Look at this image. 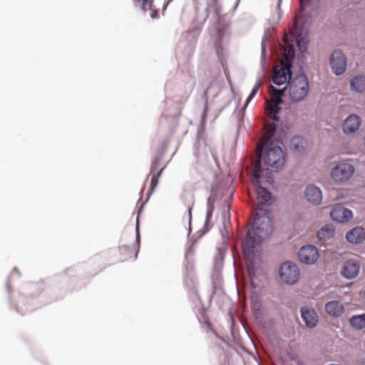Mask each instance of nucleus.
<instances>
[{
	"instance_id": "7",
	"label": "nucleus",
	"mask_w": 365,
	"mask_h": 365,
	"mask_svg": "<svg viewBox=\"0 0 365 365\" xmlns=\"http://www.w3.org/2000/svg\"><path fill=\"white\" fill-rule=\"evenodd\" d=\"M354 165L348 161L341 162L334 167L331 173V178L335 181L345 182L349 180L354 174Z\"/></svg>"
},
{
	"instance_id": "3",
	"label": "nucleus",
	"mask_w": 365,
	"mask_h": 365,
	"mask_svg": "<svg viewBox=\"0 0 365 365\" xmlns=\"http://www.w3.org/2000/svg\"><path fill=\"white\" fill-rule=\"evenodd\" d=\"M284 43L282 48L283 58L281 65L274 68L272 76L273 83L278 86L285 83L288 79H292L291 67L294 57V45L289 41L287 35L284 36Z\"/></svg>"
},
{
	"instance_id": "24",
	"label": "nucleus",
	"mask_w": 365,
	"mask_h": 365,
	"mask_svg": "<svg viewBox=\"0 0 365 365\" xmlns=\"http://www.w3.org/2000/svg\"><path fill=\"white\" fill-rule=\"evenodd\" d=\"M349 322L356 329L361 330L365 329V314L353 316L350 319Z\"/></svg>"
},
{
	"instance_id": "14",
	"label": "nucleus",
	"mask_w": 365,
	"mask_h": 365,
	"mask_svg": "<svg viewBox=\"0 0 365 365\" xmlns=\"http://www.w3.org/2000/svg\"><path fill=\"white\" fill-rule=\"evenodd\" d=\"M359 269V262L356 259H350L344 262L341 273L344 277L352 279L357 276Z\"/></svg>"
},
{
	"instance_id": "6",
	"label": "nucleus",
	"mask_w": 365,
	"mask_h": 365,
	"mask_svg": "<svg viewBox=\"0 0 365 365\" xmlns=\"http://www.w3.org/2000/svg\"><path fill=\"white\" fill-rule=\"evenodd\" d=\"M269 92L272 99L270 101L267 102V113L270 118L276 121H279V118L277 113L280 110L279 105L282 103V98L284 95V89H277L273 86H270Z\"/></svg>"
},
{
	"instance_id": "2",
	"label": "nucleus",
	"mask_w": 365,
	"mask_h": 365,
	"mask_svg": "<svg viewBox=\"0 0 365 365\" xmlns=\"http://www.w3.org/2000/svg\"><path fill=\"white\" fill-rule=\"evenodd\" d=\"M276 129L275 123L267 125L265 132L257 145L258 159L255 162L253 170V177L257 180L264 178L267 182H272V172L282 168L285 163L284 152L273 139Z\"/></svg>"
},
{
	"instance_id": "19",
	"label": "nucleus",
	"mask_w": 365,
	"mask_h": 365,
	"mask_svg": "<svg viewBox=\"0 0 365 365\" xmlns=\"http://www.w3.org/2000/svg\"><path fill=\"white\" fill-rule=\"evenodd\" d=\"M325 309L329 315L339 317L344 313V307L340 301L334 300L326 304Z\"/></svg>"
},
{
	"instance_id": "20",
	"label": "nucleus",
	"mask_w": 365,
	"mask_h": 365,
	"mask_svg": "<svg viewBox=\"0 0 365 365\" xmlns=\"http://www.w3.org/2000/svg\"><path fill=\"white\" fill-rule=\"evenodd\" d=\"M135 3L136 5L140 6L144 12L150 11V16L152 19H158L159 17L158 9L153 7V0H135Z\"/></svg>"
},
{
	"instance_id": "8",
	"label": "nucleus",
	"mask_w": 365,
	"mask_h": 365,
	"mask_svg": "<svg viewBox=\"0 0 365 365\" xmlns=\"http://www.w3.org/2000/svg\"><path fill=\"white\" fill-rule=\"evenodd\" d=\"M280 279L285 283L293 284L299 277V269L293 262H285L279 269Z\"/></svg>"
},
{
	"instance_id": "25",
	"label": "nucleus",
	"mask_w": 365,
	"mask_h": 365,
	"mask_svg": "<svg viewBox=\"0 0 365 365\" xmlns=\"http://www.w3.org/2000/svg\"><path fill=\"white\" fill-rule=\"evenodd\" d=\"M260 86V83L258 82L256 83V85L253 87L250 96H248L247 99V103H249V101L256 95L257 92L258 91V89Z\"/></svg>"
},
{
	"instance_id": "28",
	"label": "nucleus",
	"mask_w": 365,
	"mask_h": 365,
	"mask_svg": "<svg viewBox=\"0 0 365 365\" xmlns=\"http://www.w3.org/2000/svg\"><path fill=\"white\" fill-rule=\"evenodd\" d=\"M188 212H189L190 217H191V207H189Z\"/></svg>"
},
{
	"instance_id": "15",
	"label": "nucleus",
	"mask_w": 365,
	"mask_h": 365,
	"mask_svg": "<svg viewBox=\"0 0 365 365\" xmlns=\"http://www.w3.org/2000/svg\"><path fill=\"white\" fill-rule=\"evenodd\" d=\"M302 317L305 324L309 328H314L317 325L319 317L314 309L308 307H302Z\"/></svg>"
},
{
	"instance_id": "5",
	"label": "nucleus",
	"mask_w": 365,
	"mask_h": 365,
	"mask_svg": "<svg viewBox=\"0 0 365 365\" xmlns=\"http://www.w3.org/2000/svg\"><path fill=\"white\" fill-rule=\"evenodd\" d=\"M311 0H300L301 11L297 14L294 25L290 30L291 34L295 38V41L299 50L303 53L307 48L308 39L306 34L303 36L302 31L299 29V25L303 21L304 12L310 6Z\"/></svg>"
},
{
	"instance_id": "22",
	"label": "nucleus",
	"mask_w": 365,
	"mask_h": 365,
	"mask_svg": "<svg viewBox=\"0 0 365 365\" xmlns=\"http://www.w3.org/2000/svg\"><path fill=\"white\" fill-rule=\"evenodd\" d=\"M351 89L356 93L365 91V76L358 75L350 81Z\"/></svg>"
},
{
	"instance_id": "26",
	"label": "nucleus",
	"mask_w": 365,
	"mask_h": 365,
	"mask_svg": "<svg viewBox=\"0 0 365 365\" xmlns=\"http://www.w3.org/2000/svg\"><path fill=\"white\" fill-rule=\"evenodd\" d=\"M214 6L217 9L218 7V0H212Z\"/></svg>"
},
{
	"instance_id": "11",
	"label": "nucleus",
	"mask_w": 365,
	"mask_h": 365,
	"mask_svg": "<svg viewBox=\"0 0 365 365\" xmlns=\"http://www.w3.org/2000/svg\"><path fill=\"white\" fill-rule=\"evenodd\" d=\"M299 260L307 264H312L319 259V254L317 248L314 245H304L298 253Z\"/></svg>"
},
{
	"instance_id": "16",
	"label": "nucleus",
	"mask_w": 365,
	"mask_h": 365,
	"mask_svg": "<svg viewBox=\"0 0 365 365\" xmlns=\"http://www.w3.org/2000/svg\"><path fill=\"white\" fill-rule=\"evenodd\" d=\"M361 123V118L359 115L355 114L350 115L345 119L343 123V130L345 133H353L359 128Z\"/></svg>"
},
{
	"instance_id": "4",
	"label": "nucleus",
	"mask_w": 365,
	"mask_h": 365,
	"mask_svg": "<svg viewBox=\"0 0 365 365\" xmlns=\"http://www.w3.org/2000/svg\"><path fill=\"white\" fill-rule=\"evenodd\" d=\"M288 90L289 98L294 102H299L304 100L309 92V81L306 75L299 74L292 78L288 86L285 88Z\"/></svg>"
},
{
	"instance_id": "10",
	"label": "nucleus",
	"mask_w": 365,
	"mask_h": 365,
	"mask_svg": "<svg viewBox=\"0 0 365 365\" xmlns=\"http://www.w3.org/2000/svg\"><path fill=\"white\" fill-rule=\"evenodd\" d=\"M329 63L333 72L338 76L344 73L346 71V58L339 50L332 53Z\"/></svg>"
},
{
	"instance_id": "27",
	"label": "nucleus",
	"mask_w": 365,
	"mask_h": 365,
	"mask_svg": "<svg viewBox=\"0 0 365 365\" xmlns=\"http://www.w3.org/2000/svg\"><path fill=\"white\" fill-rule=\"evenodd\" d=\"M360 365H365V359L361 361Z\"/></svg>"
},
{
	"instance_id": "12",
	"label": "nucleus",
	"mask_w": 365,
	"mask_h": 365,
	"mask_svg": "<svg viewBox=\"0 0 365 365\" xmlns=\"http://www.w3.org/2000/svg\"><path fill=\"white\" fill-rule=\"evenodd\" d=\"M330 217L336 222H344L351 218L352 212L342 205H336L331 209Z\"/></svg>"
},
{
	"instance_id": "18",
	"label": "nucleus",
	"mask_w": 365,
	"mask_h": 365,
	"mask_svg": "<svg viewBox=\"0 0 365 365\" xmlns=\"http://www.w3.org/2000/svg\"><path fill=\"white\" fill-rule=\"evenodd\" d=\"M346 240L352 244H359L365 240V230L361 227H356L346 235Z\"/></svg>"
},
{
	"instance_id": "23",
	"label": "nucleus",
	"mask_w": 365,
	"mask_h": 365,
	"mask_svg": "<svg viewBox=\"0 0 365 365\" xmlns=\"http://www.w3.org/2000/svg\"><path fill=\"white\" fill-rule=\"evenodd\" d=\"M334 235V229L332 225H327L322 227L317 232V237L324 242L332 238Z\"/></svg>"
},
{
	"instance_id": "13",
	"label": "nucleus",
	"mask_w": 365,
	"mask_h": 365,
	"mask_svg": "<svg viewBox=\"0 0 365 365\" xmlns=\"http://www.w3.org/2000/svg\"><path fill=\"white\" fill-rule=\"evenodd\" d=\"M161 160L160 157H156L153 159L151 167H150V173L153 174L151 182H150V187L149 190V192L152 193L156 186L158 184V179L160 177L165 166L161 168H159V163Z\"/></svg>"
},
{
	"instance_id": "17",
	"label": "nucleus",
	"mask_w": 365,
	"mask_h": 365,
	"mask_svg": "<svg viewBox=\"0 0 365 365\" xmlns=\"http://www.w3.org/2000/svg\"><path fill=\"white\" fill-rule=\"evenodd\" d=\"M304 195L306 199L314 205H319L322 199L321 190L314 185L307 186Z\"/></svg>"
},
{
	"instance_id": "21",
	"label": "nucleus",
	"mask_w": 365,
	"mask_h": 365,
	"mask_svg": "<svg viewBox=\"0 0 365 365\" xmlns=\"http://www.w3.org/2000/svg\"><path fill=\"white\" fill-rule=\"evenodd\" d=\"M289 146L293 152L301 153L306 149L307 142L301 136H294L292 138Z\"/></svg>"
},
{
	"instance_id": "9",
	"label": "nucleus",
	"mask_w": 365,
	"mask_h": 365,
	"mask_svg": "<svg viewBox=\"0 0 365 365\" xmlns=\"http://www.w3.org/2000/svg\"><path fill=\"white\" fill-rule=\"evenodd\" d=\"M136 245L132 247L128 245H123L119 247L118 252L120 255V259L121 261H128L136 259L139 251L140 244V233L138 230V224L136 227Z\"/></svg>"
},
{
	"instance_id": "1",
	"label": "nucleus",
	"mask_w": 365,
	"mask_h": 365,
	"mask_svg": "<svg viewBox=\"0 0 365 365\" xmlns=\"http://www.w3.org/2000/svg\"><path fill=\"white\" fill-rule=\"evenodd\" d=\"M265 181L264 178L257 180L252 176V182L255 186V192L258 201L257 211L255 213L252 227L249 229L245 240L242 242V251L247 263L248 274L252 285L254 284L255 275V250L259 245L262 241L269 237L273 230L272 222L267 209L263 206H269L271 202V192L262 187L261 181Z\"/></svg>"
}]
</instances>
